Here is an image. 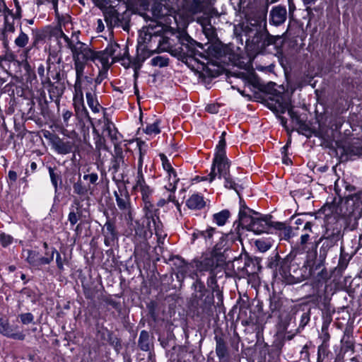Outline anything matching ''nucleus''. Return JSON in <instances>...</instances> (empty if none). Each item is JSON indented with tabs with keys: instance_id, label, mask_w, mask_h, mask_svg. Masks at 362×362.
<instances>
[{
	"instance_id": "393cba45",
	"label": "nucleus",
	"mask_w": 362,
	"mask_h": 362,
	"mask_svg": "<svg viewBox=\"0 0 362 362\" xmlns=\"http://www.w3.org/2000/svg\"><path fill=\"white\" fill-rule=\"evenodd\" d=\"M261 261V257L246 255L243 272L247 276L258 274L262 270Z\"/></svg>"
},
{
	"instance_id": "9b49d317",
	"label": "nucleus",
	"mask_w": 362,
	"mask_h": 362,
	"mask_svg": "<svg viewBox=\"0 0 362 362\" xmlns=\"http://www.w3.org/2000/svg\"><path fill=\"white\" fill-rule=\"evenodd\" d=\"M285 340L284 336L277 335L271 346L264 341L263 337L262 339H258L256 344L260 348L261 355H264V358L267 354L268 355V362H278L285 344Z\"/></svg>"
},
{
	"instance_id": "ea45409f",
	"label": "nucleus",
	"mask_w": 362,
	"mask_h": 362,
	"mask_svg": "<svg viewBox=\"0 0 362 362\" xmlns=\"http://www.w3.org/2000/svg\"><path fill=\"white\" fill-rule=\"evenodd\" d=\"M269 310L272 315H276L281 310L283 301L281 296L276 292L269 295Z\"/></svg>"
},
{
	"instance_id": "4468645a",
	"label": "nucleus",
	"mask_w": 362,
	"mask_h": 362,
	"mask_svg": "<svg viewBox=\"0 0 362 362\" xmlns=\"http://www.w3.org/2000/svg\"><path fill=\"white\" fill-rule=\"evenodd\" d=\"M74 93L73 97V105L75 109L76 115L81 121L85 120L92 123V119L84 104L83 93L82 88V79L76 78L74 86Z\"/></svg>"
},
{
	"instance_id": "4d7b16f0",
	"label": "nucleus",
	"mask_w": 362,
	"mask_h": 362,
	"mask_svg": "<svg viewBox=\"0 0 362 362\" xmlns=\"http://www.w3.org/2000/svg\"><path fill=\"white\" fill-rule=\"evenodd\" d=\"M220 235H221V232L216 228L208 226L206 228V244L211 245L214 243V237L218 238Z\"/></svg>"
},
{
	"instance_id": "f8f14e48",
	"label": "nucleus",
	"mask_w": 362,
	"mask_h": 362,
	"mask_svg": "<svg viewBox=\"0 0 362 362\" xmlns=\"http://www.w3.org/2000/svg\"><path fill=\"white\" fill-rule=\"evenodd\" d=\"M270 100L271 102H268V107L273 112L284 114L287 111L291 120L296 124L303 120L299 112L294 110L290 99L284 98L282 95H278L275 97V99L270 98Z\"/></svg>"
},
{
	"instance_id": "b1692460",
	"label": "nucleus",
	"mask_w": 362,
	"mask_h": 362,
	"mask_svg": "<svg viewBox=\"0 0 362 362\" xmlns=\"http://www.w3.org/2000/svg\"><path fill=\"white\" fill-rule=\"evenodd\" d=\"M287 18V10L285 6L277 5L272 8L269 16V23L270 25L278 27L285 23Z\"/></svg>"
},
{
	"instance_id": "f3484780",
	"label": "nucleus",
	"mask_w": 362,
	"mask_h": 362,
	"mask_svg": "<svg viewBox=\"0 0 362 362\" xmlns=\"http://www.w3.org/2000/svg\"><path fill=\"white\" fill-rule=\"evenodd\" d=\"M272 217L271 215H262L261 214L259 216H255L252 218V221L249 223L246 229L253 231L256 234L263 233H273L275 222L271 221Z\"/></svg>"
},
{
	"instance_id": "79ce46f5",
	"label": "nucleus",
	"mask_w": 362,
	"mask_h": 362,
	"mask_svg": "<svg viewBox=\"0 0 362 362\" xmlns=\"http://www.w3.org/2000/svg\"><path fill=\"white\" fill-rule=\"evenodd\" d=\"M22 67L24 70V76L26 81L31 84L37 83V79L35 71L28 61L25 60L22 63Z\"/></svg>"
},
{
	"instance_id": "7ed1b4c3",
	"label": "nucleus",
	"mask_w": 362,
	"mask_h": 362,
	"mask_svg": "<svg viewBox=\"0 0 362 362\" xmlns=\"http://www.w3.org/2000/svg\"><path fill=\"white\" fill-rule=\"evenodd\" d=\"M195 281L191 286L192 291L189 303V309L193 320L198 326H204L211 320L214 314V296L213 292L207 289L204 281L195 275Z\"/></svg>"
},
{
	"instance_id": "338daca9",
	"label": "nucleus",
	"mask_w": 362,
	"mask_h": 362,
	"mask_svg": "<svg viewBox=\"0 0 362 362\" xmlns=\"http://www.w3.org/2000/svg\"><path fill=\"white\" fill-rule=\"evenodd\" d=\"M207 289L211 291L216 290L220 288L217 282L216 272L211 273L209 274L206 280Z\"/></svg>"
},
{
	"instance_id": "37998d69",
	"label": "nucleus",
	"mask_w": 362,
	"mask_h": 362,
	"mask_svg": "<svg viewBox=\"0 0 362 362\" xmlns=\"http://www.w3.org/2000/svg\"><path fill=\"white\" fill-rule=\"evenodd\" d=\"M184 6L192 13H201L203 6L201 0H183Z\"/></svg>"
},
{
	"instance_id": "603ef678",
	"label": "nucleus",
	"mask_w": 362,
	"mask_h": 362,
	"mask_svg": "<svg viewBox=\"0 0 362 362\" xmlns=\"http://www.w3.org/2000/svg\"><path fill=\"white\" fill-rule=\"evenodd\" d=\"M167 173L168 174L169 185L168 186H165V188L168 191L174 193L177 189L176 185L180 179L177 177V173L173 168V171L168 170Z\"/></svg>"
},
{
	"instance_id": "c9c22d12",
	"label": "nucleus",
	"mask_w": 362,
	"mask_h": 362,
	"mask_svg": "<svg viewBox=\"0 0 362 362\" xmlns=\"http://www.w3.org/2000/svg\"><path fill=\"white\" fill-rule=\"evenodd\" d=\"M47 169L51 183L54 188V192L57 193L59 188H62V173L57 167L48 166Z\"/></svg>"
},
{
	"instance_id": "0eeeda50",
	"label": "nucleus",
	"mask_w": 362,
	"mask_h": 362,
	"mask_svg": "<svg viewBox=\"0 0 362 362\" xmlns=\"http://www.w3.org/2000/svg\"><path fill=\"white\" fill-rule=\"evenodd\" d=\"M306 264L310 273L308 279H311L312 287L327 289V281L331 274L325 267V262L316 260L315 256L311 252L309 257H306Z\"/></svg>"
},
{
	"instance_id": "bf43d9fd",
	"label": "nucleus",
	"mask_w": 362,
	"mask_h": 362,
	"mask_svg": "<svg viewBox=\"0 0 362 362\" xmlns=\"http://www.w3.org/2000/svg\"><path fill=\"white\" fill-rule=\"evenodd\" d=\"M103 67V69L99 70L98 76L94 79L95 85L90 88V90L93 92H96L97 86L100 85L103 82V81L107 76V70L109 69V66L107 65Z\"/></svg>"
},
{
	"instance_id": "13d9d810",
	"label": "nucleus",
	"mask_w": 362,
	"mask_h": 362,
	"mask_svg": "<svg viewBox=\"0 0 362 362\" xmlns=\"http://www.w3.org/2000/svg\"><path fill=\"white\" fill-rule=\"evenodd\" d=\"M160 119H156L153 123L147 124L144 132L148 135H156L160 133Z\"/></svg>"
},
{
	"instance_id": "39448f33",
	"label": "nucleus",
	"mask_w": 362,
	"mask_h": 362,
	"mask_svg": "<svg viewBox=\"0 0 362 362\" xmlns=\"http://www.w3.org/2000/svg\"><path fill=\"white\" fill-rule=\"evenodd\" d=\"M21 111L26 119L34 121L36 124H42L43 120H52L53 112L49 107V101L46 98L45 94H41L40 96L30 98L23 99L20 103Z\"/></svg>"
},
{
	"instance_id": "ddd939ff",
	"label": "nucleus",
	"mask_w": 362,
	"mask_h": 362,
	"mask_svg": "<svg viewBox=\"0 0 362 362\" xmlns=\"http://www.w3.org/2000/svg\"><path fill=\"white\" fill-rule=\"evenodd\" d=\"M127 223L131 234L141 242H146L148 238L153 235L151 223L141 218L139 220H134L133 215L131 218L127 217Z\"/></svg>"
},
{
	"instance_id": "dca6fc26",
	"label": "nucleus",
	"mask_w": 362,
	"mask_h": 362,
	"mask_svg": "<svg viewBox=\"0 0 362 362\" xmlns=\"http://www.w3.org/2000/svg\"><path fill=\"white\" fill-rule=\"evenodd\" d=\"M230 161L227 156H214L212 161L211 173L208 177H202V180L214 181L218 175L219 179L230 173Z\"/></svg>"
},
{
	"instance_id": "f257e3e1",
	"label": "nucleus",
	"mask_w": 362,
	"mask_h": 362,
	"mask_svg": "<svg viewBox=\"0 0 362 362\" xmlns=\"http://www.w3.org/2000/svg\"><path fill=\"white\" fill-rule=\"evenodd\" d=\"M345 211L341 209V217L346 226L343 227L340 221H337L334 224H329L324 234L320 237L325 240L338 245L340 241L341 245L343 243L344 229L349 228L351 230L355 229L358 226V221L362 217V190L357 193L348 194L346 197L344 202Z\"/></svg>"
},
{
	"instance_id": "a211bd4d",
	"label": "nucleus",
	"mask_w": 362,
	"mask_h": 362,
	"mask_svg": "<svg viewBox=\"0 0 362 362\" xmlns=\"http://www.w3.org/2000/svg\"><path fill=\"white\" fill-rule=\"evenodd\" d=\"M101 233L104 238V244L106 247H113L118 244L119 232L115 218L107 216L106 222L101 228Z\"/></svg>"
},
{
	"instance_id": "5fc2aeb1",
	"label": "nucleus",
	"mask_w": 362,
	"mask_h": 362,
	"mask_svg": "<svg viewBox=\"0 0 362 362\" xmlns=\"http://www.w3.org/2000/svg\"><path fill=\"white\" fill-rule=\"evenodd\" d=\"M222 178H223L225 180L224 187L228 189H234L238 196H240L239 188L243 189V187L238 184L235 183L230 173H228L227 175H223Z\"/></svg>"
},
{
	"instance_id": "864d4df0",
	"label": "nucleus",
	"mask_w": 362,
	"mask_h": 362,
	"mask_svg": "<svg viewBox=\"0 0 362 362\" xmlns=\"http://www.w3.org/2000/svg\"><path fill=\"white\" fill-rule=\"evenodd\" d=\"M138 188L141 192L143 202L153 201V194L154 192L153 188L151 187L147 184L140 186Z\"/></svg>"
},
{
	"instance_id": "e2e57ef3",
	"label": "nucleus",
	"mask_w": 362,
	"mask_h": 362,
	"mask_svg": "<svg viewBox=\"0 0 362 362\" xmlns=\"http://www.w3.org/2000/svg\"><path fill=\"white\" fill-rule=\"evenodd\" d=\"M173 334L170 333H168L166 335H159L158 341L160 342V344L163 349H166V351H168V348L171 346L170 342L173 341Z\"/></svg>"
},
{
	"instance_id": "cd10ccee",
	"label": "nucleus",
	"mask_w": 362,
	"mask_h": 362,
	"mask_svg": "<svg viewBox=\"0 0 362 362\" xmlns=\"http://www.w3.org/2000/svg\"><path fill=\"white\" fill-rule=\"evenodd\" d=\"M81 200L74 198L68 215V221L71 226H74L82 217V204Z\"/></svg>"
},
{
	"instance_id": "412c9836",
	"label": "nucleus",
	"mask_w": 362,
	"mask_h": 362,
	"mask_svg": "<svg viewBox=\"0 0 362 362\" xmlns=\"http://www.w3.org/2000/svg\"><path fill=\"white\" fill-rule=\"evenodd\" d=\"M54 252H56V248L52 247L50 256L42 257L40 255V252L36 250H28L26 251V262L34 269L40 270L42 266L49 264L52 262Z\"/></svg>"
},
{
	"instance_id": "c756f323",
	"label": "nucleus",
	"mask_w": 362,
	"mask_h": 362,
	"mask_svg": "<svg viewBox=\"0 0 362 362\" xmlns=\"http://www.w3.org/2000/svg\"><path fill=\"white\" fill-rule=\"evenodd\" d=\"M52 147L57 153L66 155L73 152L74 143L71 141H64L58 136Z\"/></svg>"
},
{
	"instance_id": "8fccbe9b",
	"label": "nucleus",
	"mask_w": 362,
	"mask_h": 362,
	"mask_svg": "<svg viewBox=\"0 0 362 362\" xmlns=\"http://www.w3.org/2000/svg\"><path fill=\"white\" fill-rule=\"evenodd\" d=\"M137 56L141 59V62H145V60L149 58L154 53L158 52L157 50L151 51L147 48V47L144 45H138L136 48Z\"/></svg>"
},
{
	"instance_id": "c85d7f7f",
	"label": "nucleus",
	"mask_w": 362,
	"mask_h": 362,
	"mask_svg": "<svg viewBox=\"0 0 362 362\" xmlns=\"http://www.w3.org/2000/svg\"><path fill=\"white\" fill-rule=\"evenodd\" d=\"M313 293L309 296L310 302L315 305L316 308L319 309L320 304L324 302H330V298L327 294V289L323 288H313Z\"/></svg>"
},
{
	"instance_id": "4c0bfd02",
	"label": "nucleus",
	"mask_w": 362,
	"mask_h": 362,
	"mask_svg": "<svg viewBox=\"0 0 362 362\" xmlns=\"http://www.w3.org/2000/svg\"><path fill=\"white\" fill-rule=\"evenodd\" d=\"M115 156L112 160V170L113 173L118 172L120 165L124 163V157L123 151L119 144H115L114 146Z\"/></svg>"
},
{
	"instance_id": "7c9ffc66",
	"label": "nucleus",
	"mask_w": 362,
	"mask_h": 362,
	"mask_svg": "<svg viewBox=\"0 0 362 362\" xmlns=\"http://www.w3.org/2000/svg\"><path fill=\"white\" fill-rule=\"evenodd\" d=\"M153 337L148 331L141 330L137 342L139 349L143 351H150L153 349Z\"/></svg>"
},
{
	"instance_id": "20e7f679",
	"label": "nucleus",
	"mask_w": 362,
	"mask_h": 362,
	"mask_svg": "<svg viewBox=\"0 0 362 362\" xmlns=\"http://www.w3.org/2000/svg\"><path fill=\"white\" fill-rule=\"evenodd\" d=\"M176 37L180 46L177 47L170 46L169 53L178 59L184 60L187 57L206 59L210 54H212L211 51L212 45L197 42L185 30L179 31Z\"/></svg>"
},
{
	"instance_id": "0e129e2a",
	"label": "nucleus",
	"mask_w": 362,
	"mask_h": 362,
	"mask_svg": "<svg viewBox=\"0 0 362 362\" xmlns=\"http://www.w3.org/2000/svg\"><path fill=\"white\" fill-rule=\"evenodd\" d=\"M107 341L112 346H113L114 349L116 352L119 353L122 349V343L119 338L113 335L112 332L108 334Z\"/></svg>"
},
{
	"instance_id": "09e8293b",
	"label": "nucleus",
	"mask_w": 362,
	"mask_h": 362,
	"mask_svg": "<svg viewBox=\"0 0 362 362\" xmlns=\"http://www.w3.org/2000/svg\"><path fill=\"white\" fill-rule=\"evenodd\" d=\"M247 82L260 91L265 92L267 90V86L263 83L256 74H252L251 76H248Z\"/></svg>"
},
{
	"instance_id": "9d476101",
	"label": "nucleus",
	"mask_w": 362,
	"mask_h": 362,
	"mask_svg": "<svg viewBox=\"0 0 362 362\" xmlns=\"http://www.w3.org/2000/svg\"><path fill=\"white\" fill-rule=\"evenodd\" d=\"M98 175L96 173L84 174L79 177L77 183L74 185L73 192L76 194L81 202L89 199V195L93 194V187L91 185H98Z\"/></svg>"
},
{
	"instance_id": "2eb2a0df",
	"label": "nucleus",
	"mask_w": 362,
	"mask_h": 362,
	"mask_svg": "<svg viewBox=\"0 0 362 362\" xmlns=\"http://www.w3.org/2000/svg\"><path fill=\"white\" fill-rule=\"evenodd\" d=\"M218 242L216 243L211 251L214 257H216L218 261L224 263L226 260V253L230 249L233 243L238 239H240L238 234L233 233H223L218 237Z\"/></svg>"
},
{
	"instance_id": "6e6552de",
	"label": "nucleus",
	"mask_w": 362,
	"mask_h": 362,
	"mask_svg": "<svg viewBox=\"0 0 362 362\" xmlns=\"http://www.w3.org/2000/svg\"><path fill=\"white\" fill-rule=\"evenodd\" d=\"M165 354L171 362H196L202 356L200 346H194L173 345Z\"/></svg>"
},
{
	"instance_id": "c03bdc74",
	"label": "nucleus",
	"mask_w": 362,
	"mask_h": 362,
	"mask_svg": "<svg viewBox=\"0 0 362 362\" xmlns=\"http://www.w3.org/2000/svg\"><path fill=\"white\" fill-rule=\"evenodd\" d=\"M352 258V255L345 252L344 247L341 245L340 256L338 262V269L339 271H344L348 266L349 261Z\"/></svg>"
},
{
	"instance_id": "a18cd8bd",
	"label": "nucleus",
	"mask_w": 362,
	"mask_h": 362,
	"mask_svg": "<svg viewBox=\"0 0 362 362\" xmlns=\"http://www.w3.org/2000/svg\"><path fill=\"white\" fill-rule=\"evenodd\" d=\"M182 264L177 267V271L175 273L176 277L179 281H183L187 276L192 272H189V267H191L190 263L185 262V259H182Z\"/></svg>"
},
{
	"instance_id": "1a4fd4ad",
	"label": "nucleus",
	"mask_w": 362,
	"mask_h": 362,
	"mask_svg": "<svg viewBox=\"0 0 362 362\" xmlns=\"http://www.w3.org/2000/svg\"><path fill=\"white\" fill-rule=\"evenodd\" d=\"M222 264L221 261H218L216 257H214L211 253L210 257H204L202 259H193L191 262V267L194 268L189 274V277L195 281V275L197 276V278L202 279V276L205 275V273L207 272L209 274L214 273L216 272V268L219 264Z\"/></svg>"
},
{
	"instance_id": "bb28decb",
	"label": "nucleus",
	"mask_w": 362,
	"mask_h": 362,
	"mask_svg": "<svg viewBox=\"0 0 362 362\" xmlns=\"http://www.w3.org/2000/svg\"><path fill=\"white\" fill-rule=\"evenodd\" d=\"M311 308H300L295 313L294 320L298 321V325L296 329V333H300L310 322Z\"/></svg>"
},
{
	"instance_id": "f704fd0d",
	"label": "nucleus",
	"mask_w": 362,
	"mask_h": 362,
	"mask_svg": "<svg viewBox=\"0 0 362 362\" xmlns=\"http://www.w3.org/2000/svg\"><path fill=\"white\" fill-rule=\"evenodd\" d=\"M143 211L144 212V215L142 218L145 220L149 221L150 223H151V219L159 216L160 214V210L153 203V200L144 202Z\"/></svg>"
},
{
	"instance_id": "72a5a7b5",
	"label": "nucleus",
	"mask_w": 362,
	"mask_h": 362,
	"mask_svg": "<svg viewBox=\"0 0 362 362\" xmlns=\"http://www.w3.org/2000/svg\"><path fill=\"white\" fill-rule=\"evenodd\" d=\"M119 47V45L115 42L108 45L104 50L97 51V52L101 53V55H99L98 61L102 64L103 66H109V58L114 56Z\"/></svg>"
},
{
	"instance_id": "052dcab7",
	"label": "nucleus",
	"mask_w": 362,
	"mask_h": 362,
	"mask_svg": "<svg viewBox=\"0 0 362 362\" xmlns=\"http://www.w3.org/2000/svg\"><path fill=\"white\" fill-rule=\"evenodd\" d=\"M329 346V343H321L318 346L317 362H322L328 356V354L330 353Z\"/></svg>"
},
{
	"instance_id": "f03ea898",
	"label": "nucleus",
	"mask_w": 362,
	"mask_h": 362,
	"mask_svg": "<svg viewBox=\"0 0 362 362\" xmlns=\"http://www.w3.org/2000/svg\"><path fill=\"white\" fill-rule=\"evenodd\" d=\"M298 253L291 251L284 257H281L275 250L268 257L267 267L279 273L286 284H295L308 279V267L306 264V257L302 266L297 262Z\"/></svg>"
},
{
	"instance_id": "a878e982",
	"label": "nucleus",
	"mask_w": 362,
	"mask_h": 362,
	"mask_svg": "<svg viewBox=\"0 0 362 362\" xmlns=\"http://www.w3.org/2000/svg\"><path fill=\"white\" fill-rule=\"evenodd\" d=\"M45 85L48 86L47 91L49 93V99L59 105L60 98L64 94L66 88L64 83L52 82L49 79L45 83Z\"/></svg>"
},
{
	"instance_id": "69168bd1",
	"label": "nucleus",
	"mask_w": 362,
	"mask_h": 362,
	"mask_svg": "<svg viewBox=\"0 0 362 362\" xmlns=\"http://www.w3.org/2000/svg\"><path fill=\"white\" fill-rule=\"evenodd\" d=\"M151 64L160 68L165 67L169 64V58L163 56H157L151 59Z\"/></svg>"
},
{
	"instance_id": "5701e85b",
	"label": "nucleus",
	"mask_w": 362,
	"mask_h": 362,
	"mask_svg": "<svg viewBox=\"0 0 362 362\" xmlns=\"http://www.w3.org/2000/svg\"><path fill=\"white\" fill-rule=\"evenodd\" d=\"M18 327L10 325L7 319L0 317V334L10 339L23 341L25 335L22 332H17Z\"/></svg>"
},
{
	"instance_id": "58836bf2",
	"label": "nucleus",
	"mask_w": 362,
	"mask_h": 362,
	"mask_svg": "<svg viewBox=\"0 0 362 362\" xmlns=\"http://www.w3.org/2000/svg\"><path fill=\"white\" fill-rule=\"evenodd\" d=\"M274 232L279 233V236L281 239L286 240H289L292 237L291 227L286 226L284 223L275 222L274 225Z\"/></svg>"
},
{
	"instance_id": "6e6d98bb",
	"label": "nucleus",
	"mask_w": 362,
	"mask_h": 362,
	"mask_svg": "<svg viewBox=\"0 0 362 362\" xmlns=\"http://www.w3.org/2000/svg\"><path fill=\"white\" fill-rule=\"evenodd\" d=\"M16 95L18 97L23 98V99L30 98L33 96V92L29 90L28 87L23 86L16 85L14 88V95Z\"/></svg>"
},
{
	"instance_id": "2f4dec72",
	"label": "nucleus",
	"mask_w": 362,
	"mask_h": 362,
	"mask_svg": "<svg viewBox=\"0 0 362 362\" xmlns=\"http://www.w3.org/2000/svg\"><path fill=\"white\" fill-rule=\"evenodd\" d=\"M310 237V236L308 233L301 235L300 238V242L292 248L291 251L300 255L305 253V256L308 257V252L310 251V246L313 244V242H309Z\"/></svg>"
},
{
	"instance_id": "a19ab883",
	"label": "nucleus",
	"mask_w": 362,
	"mask_h": 362,
	"mask_svg": "<svg viewBox=\"0 0 362 362\" xmlns=\"http://www.w3.org/2000/svg\"><path fill=\"white\" fill-rule=\"evenodd\" d=\"M86 97L88 105L90 108V110L94 113L99 112L100 109L103 107L100 105V103L97 99L95 92L92 91L90 88L89 90L86 92Z\"/></svg>"
},
{
	"instance_id": "423d86ee",
	"label": "nucleus",
	"mask_w": 362,
	"mask_h": 362,
	"mask_svg": "<svg viewBox=\"0 0 362 362\" xmlns=\"http://www.w3.org/2000/svg\"><path fill=\"white\" fill-rule=\"evenodd\" d=\"M72 57L74 69L76 71V78L82 79L83 73L88 62H95L98 60L100 52L93 50L86 43L79 40L71 48Z\"/></svg>"
},
{
	"instance_id": "3c124183",
	"label": "nucleus",
	"mask_w": 362,
	"mask_h": 362,
	"mask_svg": "<svg viewBox=\"0 0 362 362\" xmlns=\"http://www.w3.org/2000/svg\"><path fill=\"white\" fill-rule=\"evenodd\" d=\"M105 131L107 132L108 136L114 145L119 144V134L112 122H107V124H105Z\"/></svg>"
},
{
	"instance_id": "774afa93",
	"label": "nucleus",
	"mask_w": 362,
	"mask_h": 362,
	"mask_svg": "<svg viewBox=\"0 0 362 362\" xmlns=\"http://www.w3.org/2000/svg\"><path fill=\"white\" fill-rule=\"evenodd\" d=\"M361 148L354 146H348L343 148L344 153L350 158L353 156H359L361 153Z\"/></svg>"
},
{
	"instance_id": "e433bc0d",
	"label": "nucleus",
	"mask_w": 362,
	"mask_h": 362,
	"mask_svg": "<svg viewBox=\"0 0 362 362\" xmlns=\"http://www.w3.org/2000/svg\"><path fill=\"white\" fill-rule=\"evenodd\" d=\"M186 206L192 210H201L205 207L206 202L203 195L196 193L186 201Z\"/></svg>"
},
{
	"instance_id": "4be33fe9",
	"label": "nucleus",
	"mask_w": 362,
	"mask_h": 362,
	"mask_svg": "<svg viewBox=\"0 0 362 362\" xmlns=\"http://www.w3.org/2000/svg\"><path fill=\"white\" fill-rule=\"evenodd\" d=\"M214 340L216 341V354L220 362H228L230 360V352L228 346L226 335L221 331H215Z\"/></svg>"
},
{
	"instance_id": "6ab92c4d",
	"label": "nucleus",
	"mask_w": 362,
	"mask_h": 362,
	"mask_svg": "<svg viewBox=\"0 0 362 362\" xmlns=\"http://www.w3.org/2000/svg\"><path fill=\"white\" fill-rule=\"evenodd\" d=\"M113 180L116 182L119 192L121 193V197H117L116 202L117 206L124 214L125 219L127 217L131 218V216L133 215L132 209L131 206L130 196L127 189L126 185L123 181L115 180V177H113Z\"/></svg>"
},
{
	"instance_id": "49530a36",
	"label": "nucleus",
	"mask_w": 362,
	"mask_h": 362,
	"mask_svg": "<svg viewBox=\"0 0 362 362\" xmlns=\"http://www.w3.org/2000/svg\"><path fill=\"white\" fill-rule=\"evenodd\" d=\"M255 216V214L249 213V211H239L238 213V224L237 228L242 226L243 228H247L249 223L252 221V218Z\"/></svg>"
},
{
	"instance_id": "680f3d73",
	"label": "nucleus",
	"mask_w": 362,
	"mask_h": 362,
	"mask_svg": "<svg viewBox=\"0 0 362 362\" xmlns=\"http://www.w3.org/2000/svg\"><path fill=\"white\" fill-rule=\"evenodd\" d=\"M54 255H56V264L57 267L60 272L64 270V265L67 264L69 263L68 258L65 252L63 253V256L60 252H59L57 250L54 252Z\"/></svg>"
},
{
	"instance_id": "473e14b6",
	"label": "nucleus",
	"mask_w": 362,
	"mask_h": 362,
	"mask_svg": "<svg viewBox=\"0 0 362 362\" xmlns=\"http://www.w3.org/2000/svg\"><path fill=\"white\" fill-rule=\"evenodd\" d=\"M319 310L322 312V325L329 326L332 322V317L335 313V308L331 305L330 302H324L319 306Z\"/></svg>"
},
{
	"instance_id": "de8ad7c7",
	"label": "nucleus",
	"mask_w": 362,
	"mask_h": 362,
	"mask_svg": "<svg viewBox=\"0 0 362 362\" xmlns=\"http://www.w3.org/2000/svg\"><path fill=\"white\" fill-rule=\"evenodd\" d=\"M230 216V212L228 209H223L218 213H216L213 215V221L218 226H221L225 225L227 220Z\"/></svg>"
},
{
	"instance_id": "aec40b11",
	"label": "nucleus",
	"mask_w": 362,
	"mask_h": 362,
	"mask_svg": "<svg viewBox=\"0 0 362 362\" xmlns=\"http://www.w3.org/2000/svg\"><path fill=\"white\" fill-rule=\"evenodd\" d=\"M337 245L320 238L313 242L310 247V251L307 257H309L311 252L315 256L316 260L325 262L328 252Z\"/></svg>"
}]
</instances>
